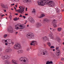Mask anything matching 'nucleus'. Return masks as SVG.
I'll return each instance as SVG.
<instances>
[{"label": "nucleus", "mask_w": 64, "mask_h": 64, "mask_svg": "<svg viewBox=\"0 0 64 64\" xmlns=\"http://www.w3.org/2000/svg\"><path fill=\"white\" fill-rule=\"evenodd\" d=\"M11 43H12V44H14V42H11Z\"/></svg>", "instance_id": "54"}, {"label": "nucleus", "mask_w": 64, "mask_h": 64, "mask_svg": "<svg viewBox=\"0 0 64 64\" xmlns=\"http://www.w3.org/2000/svg\"><path fill=\"white\" fill-rule=\"evenodd\" d=\"M34 30L36 33H37V32H39V29H34Z\"/></svg>", "instance_id": "24"}, {"label": "nucleus", "mask_w": 64, "mask_h": 64, "mask_svg": "<svg viewBox=\"0 0 64 64\" xmlns=\"http://www.w3.org/2000/svg\"><path fill=\"white\" fill-rule=\"evenodd\" d=\"M25 15L26 16L27 15H28V14H25Z\"/></svg>", "instance_id": "52"}, {"label": "nucleus", "mask_w": 64, "mask_h": 64, "mask_svg": "<svg viewBox=\"0 0 64 64\" xmlns=\"http://www.w3.org/2000/svg\"><path fill=\"white\" fill-rule=\"evenodd\" d=\"M60 64H62V62H60Z\"/></svg>", "instance_id": "56"}, {"label": "nucleus", "mask_w": 64, "mask_h": 64, "mask_svg": "<svg viewBox=\"0 0 64 64\" xmlns=\"http://www.w3.org/2000/svg\"><path fill=\"white\" fill-rule=\"evenodd\" d=\"M56 20H54L53 21V23L55 24L56 23Z\"/></svg>", "instance_id": "32"}, {"label": "nucleus", "mask_w": 64, "mask_h": 64, "mask_svg": "<svg viewBox=\"0 0 64 64\" xmlns=\"http://www.w3.org/2000/svg\"><path fill=\"white\" fill-rule=\"evenodd\" d=\"M8 41V43L9 44H11V40L9 39H7Z\"/></svg>", "instance_id": "21"}, {"label": "nucleus", "mask_w": 64, "mask_h": 64, "mask_svg": "<svg viewBox=\"0 0 64 64\" xmlns=\"http://www.w3.org/2000/svg\"><path fill=\"white\" fill-rule=\"evenodd\" d=\"M21 62H27L28 63L29 62V60L28 58H26L24 57H21L19 58Z\"/></svg>", "instance_id": "3"}, {"label": "nucleus", "mask_w": 64, "mask_h": 64, "mask_svg": "<svg viewBox=\"0 0 64 64\" xmlns=\"http://www.w3.org/2000/svg\"><path fill=\"white\" fill-rule=\"evenodd\" d=\"M22 17V16L21 14H20V16H19L20 17Z\"/></svg>", "instance_id": "48"}, {"label": "nucleus", "mask_w": 64, "mask_h": 64, "mask_svg": "<svg viewBox=\"0 0 64 64\" xmlns=\"http://www.w3.org/2000/svg\"><path fill=\"white\" fill-rule=\"evenodd\" d=\"M17 5H16L15 6H16V8H17Z\"/></svg>", "instance_id": "59"}, {"label": "nucleus", "mask_w": 64, "mask_h": 64, "mask_svg": "<svg viewBox=\"0 0 64 64\" xmlns=\"http://www.w3.org/2000/svg\"><path fill=\"white\" fill-rule=\"evenodd\" d=\"M2 59L3 60H5V59H10V57L8 55H5L4 56H3L2 57Z\"/></svg>", "instance_id": "8"}, {"label": "nucleus", "mask_w": 64, "mask_h": 64, "mask_svg": "<svg viewBox=\"0 0 64 64\" xmlns=\"http://www.w3.org/2000/svg\"><path fill=\"white\" fill-rule=\"evenodd\" d=\"M26 37L28 39H33L34 38V35L33 33L30 32L28 34H27Z\"/></svg>", "instance_id": "2"}, {"label": "nucleus", "mask_w": 64, "mask_h": 64, "mask_svg": "<svg viewBox=\"0 0 64 64\" xmlns=\"http://www.w3.org/2000/svg\"><path fill=\"white\" fill-rule=\"evenodd\" d=\"M12 62L14 64H18V62L16 60H12Z\"/></svg>", "instance_id": "11"}, {"label": "nucleus", "mask_w": 64, "mask_h": 64, "mask_svg": "<svg viewBox=\"0 0 64 64\" xmlns=\"http://www.w3.org/2000/svg\"><path fill=\"white\" fill-rule=\"evenodd\" d=\"M22 17L24 18V19H25L26 18V16H23Z\"/></svg>", "instance_id": "42"}, {"label": "nucleus", "mask_w": 64, "mask_h": 64, "mask_svg": "<svg viewBox=\"0 0 64 64\" xmlns=\"http://www.w3.org/2000/svg\"><path fill=\"white\" fill-rule=\"evenodd\" d=\"M52 32H51V34H49V35L48 36L50 37L51 38V39H53V35L52 34Z\"/></svg>", "instance_id": "20"}, {"label": "nucleus", "mask_w": 64, "mask_h": 64, "mask_svg": "<svg viewBox=\"0 0 64 64\" xmlns=\"http://www.w3.org/2000/svg\"><path fill=\"white\" fill-rule=\"evenodd\" d=\"M46 64H49V61H48L47 62H46Z\"/></svg>", "instance_id": "37"}, {"label": "nucleus", "mask_w": 64, "mask_h": 64, "mask_svg": "<svg viewBox=\"0 0 64 64\" xmlns=\"http://www.w3.org/2000/svg\"><path fill=\"white\" fill-rule=\"evenodd\" d=\"M26 50L27 51H29L30 50V48H27Z\"/></svg>", "instance_id": "36"}, {"label": "nucleus", "mask_w": 64, "mask_h": 64, "mask_svg": "<svg viewBox=\"0 0 64 64\" xmlns=\"http://www.w3.org/2000/svg\"><path fill=\"white\" fill-rule=\"evenodd\" d=\"M16 11H18V12H19V13H20V10H16Z\"/></svg>", "instance_id": "34"}, {"label": "nucleus", "mask_w": 64, "mask_h": 64, "mask_svg": "<svg viewBox=\"0 0 64 64\" xmlns=\"http://www.w3.org/2000/svg\"><path fill=\"white\" fill-rule=\"evenodd\" d=\"M12 50L10 48H9L6 50V53H8L9 52H11Z\"/></svg>", "instance_id": "16"}, {"label": "nucleus", "mask_w": 64, "mask_h": 64, "mask_svg": "<svg viewBox=\"0 0 64 64\" xmlns=\"http://www.w3.org/2000/svg\"><path fill=\"white\" fill-rule=\"evenodd\" d=\"M23 50H19L17 51V53L18 54H19L23 53Z\"/></svg>", "instance_id": "13"}, {"label": "nucleus", "mask_w": 64, "mask_h": 64, "mask_svg": "<svg viewBox=\"0 0 64 64\" xmlns=\"http://www.w3.org/2000/svg\"><path fill=\"white\" fill-rule=\"evenodd\" d=\"M2 42H3V43H5V40H2Z\"/></svg>", "instance_id": "41"}, {"label": "nucleus", "mask_w": 64, "mask_h": 64, "mask_svg": "<svg viewBox=\"0 0 64 64\" xmlns=\"http://www.w3.org/2000/svg\"><path fill=\"white\" fill-rule=\"evenodd\" d=\"M64 35L63 34V33H62V37H63V36H64Z\"/></svg>", "instance_id": "46"}, {"label": "nucleus", "mask_w": 64, "mask_h": 64, "mask_svg": "<svg viewBox=\"0 0 64 64\" xmlns=\"http://www.w3.org/2000/svg\"><path fill=\"white\" fill-rule=\"evenodd\" d=\"M50 48H54V46H50Z\"/></svg>", "instance_id": "40"}, {"label": "nucleus", "mask_w": 64, "mask_h": 64, "mask_svg": "<svg viewBox=\"0 0 64 64\" xmlns=\"http://www.w3.org/2000/svg\"><path fill=\"white\" fill-rule=\"evenodd\" d=\"M17 18H14V21H17Z\"/></svg>", "instance_id": "33"}, {"label": "nucleus", "mask_w": 64, "mask_h": 64, "mask_svg": "<svg viewBox=\"0 0 64 64\" xmlns=\"http://www.w3.org/2000/svg\"><path fill=\"white\" fill-rule=\"evenodd\" d=\"M21 8H20V13H21L22 14V12H24V8H23L22 6L21 7Z\"/></svg>", "instance_id": "15"}, {"label": "nucleus", "mask_w": 64, "mask_h": 64, "mask_svg": "<svg viewBox=\"0 0 64 64\" xmlns=\"http://www.w3.org/2000/svg\"><path fill=\"white\" fill-rule=\"evenodd\" d=\"M8 31L10 33H13V29H12V28H9L8 30Z\"/></svg>", "instance_id": "19"}, {"label": "nucleus", "mask_w": 64, "mask_h": 64, "mask_svg": "<svg viewBox=\"0 0 64 64\" xmlns=\"http://www.w3.org/2000/svg\"><path fill=\"white\" fill-rule=\"evenodd\" d=\"M36 27H39L41 26V24L40 23H38L36 24Z\"/></svg>", "instance_id": "18"}, {"label": "nucleus", "mask_w": 64, "mask_h": 64, "mask_svg": "<svg viewBox=\"0 0 64 64\" xmlns=\"http://www.w3.org/2000/svg\"><path fill=\"white\" fill-rule=\"evenodd\" d=\"M7 41H8V40H4V42H7Z\"/></svg>", "instance_id": "43"}, {"label": "nucleus", "mask_w": 64, "mask_h": 64, "mask_svg": "<svg viewBox=\"0 0 64 64\" xmlns=\"http://www.w3.org/2000/svg\"><path fill=\"white\" fill-rule=\"evenodd\" d=\"M0 5L3 8H4L5 9H6L8 8V6H5V5L4 4H0Z\"/></svg>", "instance_id": "10"}, {"label": "nucleus", "mask_w": 64, "mask_h": 64, "mask_svg": "<svg viewBox=\"0 0 64 64\" xmlns=\"http://www.w3.org/2000/svg\"><path fill=\"white\" fill-rule=\"evenodd\" d=\"M21 45L19 44H16L14 45V48L15 50H19L21 48Z\"/></svg>", "instance_id": "4"}, {"label": "nucleus", "mask_w": 64, "mask_h": 64, "mask_svg": "<svg viewBox=\"0 0 64 64\" xmlns=\"http://www.w3.org/2000/svg\"><path fill=\"white\" fill-rule=\"evenodd\" d=\"M37 42L36 41H32L30 44V45H37Z\"/></svg>", "instance_id": "9"}, {"label": "nucleus", "mask_w": 64, "mask_h": 64, "mask_svg": "<svg viewBox=\"0 0 64 64\" xmlns=\"http://www.w3.org/2000/svg\"><path fill=\"white\" fill-rule=\"evenodd\" d=\"M14 14L15 15H18V13H16V14Z\"/></svg>", "instance_id": "53"}, {"label": "nucleus", "mask_w": 64, "mask_h": 64, "mask_svg": "<svg viewBox=\"0 0 64 64\" xmlns=\"http://www.w3.org/2000/svg\"><path fill=\"white\" fill-rule=\"evenodd\" d=\"M47 44L49 47H50L51 46V43L50 42H48Z\"/></svg>", "instance_id": "27"}, {"label": "nucleus", "mask_w": 64, "mask_h": 64, "mask_svg": "<svg viewBox=\"0 0 64 64\" xmlns=\"http://www.w3.org/2000/svg\"><path fill=\"white\" fill-rule=\"evenodd\" d=\"M55 30V29H53V31H54V30Z\"/></svg>", "instance_id": "64"}, {"label": "nucleus", "mask_w": 64, "mask_h": 64, "mask_svg": "<svg viewBox=\"0 0 64 64\" xmlns=\"http://www.w3.org/2000/svg\"><path fill=\"white\" fill-rule=\"evenodd\" d=\"M61 28H58V31H61Z\"/></svg>", "instance_id": "31"}, {"label": "nucleus", "mask_w": 64, "mask_h": 64, "mask_svg": "<svg viewBox=\"0 0 64 64\" xmlns=\"http://www.w3.org/2000/svg\"><path fill=\"white\" fill-rule=\"evenodd\" d=\"M43 20L46 21V22H48V23L49 22V21H50V20H49L46 18L44 19Z\"/></svg>", "instance_id": "22"}, {"label": "nucleus", "mask_w": 64, "mask_h": 64, "mask_svg": "<svg viewBox=\"0 0 64 64\" xmlns=\"http://www.w3.org/2000/svg\"><path fill=\"white\" fill-rule=\"evenodd\" d=\"M54 27H57V25L55 24H54Z\"/></svg>", "instance_id": "38"}, {"label": "nucleus", "mask_w": 64, "mask_h": 64, "mask_svg": "<svg viewBox=\"0 0 64 64\" xmlns=\"http://www.w3.org/2000/svg\"><path fill=\"white\" fill-rule=\"evenodd\" d=\"M4 62L5 64H10L11 63L10 62L7 60H4Z\"/></svg>", "instance_id": "12"}, {"label": "nucleus", "mask_w": 64, "mask_h": 64, "mask_svg": "<svg viewBox=\"0 0 64 64\" xmlns=\"http://www.w3.org/2000/svg\"><path fill=\"white\" fill-rule=\"evenodd\" d=\"M16 35L17 34V33H18V32H16Z\"/></svg>", "instance_id": "61"}, {"label": "nucleus", "mask_w": 64, "mask_h": 64, "mask_svg": "<svg viewBox=\"0 0 64 64\" xmlns=\"http://www.w3.org/2000/svg\"><path fill=\"white\" fill-rule=\"evenodd\" d=\"M40 54L42 55H45V54H46V55H48V52L45 50H41L40 52Z\"/></svg>", "instance_id": "5"}, {"label": "nucleus", "mask_w": 64, "mask_h": 64, "mask_svg": "<svg viewBox=\"0 0 64 64\" xmlns=\"http://www.w3.org/2000/svg\"><path fill=\"white\" fill-rule=\"evenodd\" d=\"M7 36H8V35L7 34H4V37L5 38H6L7 37Z\"/></svg>", "instance_id": "30"}, {"label": "nucleus", "mask_w": 64, "mask_h": 64, "mask_svg": "<svg viewBox=\"0 0 64 64\" xmlns=\"http://www.w3.org/2000/svg\"><path fill=\"white\" fill-rule=\"evenodd\" d=\"M19 27L20 28H20V29H23V28H23V26H22V25H20L19 26Z\"/></svg>", "instance_id": "28"}, {"label": "nucleus", "mask_w": 64, "mask_h": 64, "mask_svg": "<svg viewBox=\"0 0 64 64\" xmlns=\"http://www.w3.org/2000/svg\"><path fill=\"white\" fill-rule=\"evenodd\" d=\"M28 20L32 23H35V20L31 17H29L28 18Z\"/></svg>", "instance_id": "6"}, {"label": "nucleus", "mask_w": 64, "mask_h": 64, "mask_svg": "<svg viewBox=\"0 0 64 64\" xmlns=\"http://www.w3.org/2000/svg\"><path fill=\"white\" fill-rule=\"evenodd\" d=\"M23 2L24 3H31L32 2L31 0H23Z\"/></svg>", "instance_id": "14"}, {"label": "nucleus", "mask_w": 64, "mask_h": 64, "mask_svg": "<svg viewBox=\"0 0 64 64\" xmlns=\"http://www.w3.org/2000/svg\"><path fill=\"white\" fill-rule=\"evenodd\" d=\"M2 49L1 48H0V52H2Z\"/></svg>", "instance_id": "49"}, {"label": "nucleus", "mask_w": 64, "mask_h": 64, "mask_svg": "<svg viewBox=\"0 0 64 64\" xmlns=\"http://www.w3.org/2000/svg\"><path fill=\"white\" fill-rule=\"evenodd\" d=\"M5 45H8V44L7 43H6L5 44Z\"/></svg>", "instance_id": "50"}, {"label": "nucleus", "mask_w": 64, "mask_h": 64, "mask_svg": "<svg viewBox=\"0 0 64 64\" xmlns=\"http://www.w3.org/2000/svg\"><path fill=\"white\" fill-rule=\"evenodd\" d=\"M14 9H15V10H16V8L15 7V6L14 7Z\"/></svg>", "instance_id": "57"}, {"label": "nucleus", "mask_w": 64, "mask_h": 64, "mask_svg": "<svg viewBox=\"0 0 64 64\" xmlns=\"http://www.w3.org/2000/svg\"><path fill=\"white\" fill-rule=\"evenodd\" d=\"M9 18H12V16L11 15H10L9 16Z\"/></svg>", "instance_id": "44"}, {"label": "nucleus", "mask_w": 64, "mask_h": 64, "mask_svg": "<svg viewBox=\"0 0 64 64\" xmlns=\"http://www.w3.org/2000/svg\"><path fill=\"white\" fill-rule=\"evenodd\" d=\"M58 48H58V47H57V48H56V50H58Z\"/></svg>", "instance_id": "51"}, {"label": "nucleus", "mask_w": 64, "mask_h": 64, "mask_svg": "<svg viewBox=\"0 0 64 64\" xmlns=\"http://www.w3.org/2000/svg\"><path fill=\"white\" fill-rule=\"evenodd\" d=\"M53 51H55V49H53Z\"/></svg>", "instance_id": "63"}, {"label": "nucleus", "mask_w": 64, "mask_h": 64, "mask_svg": "<svg viewBox=\"0 0 64 64\" xmlns=\"http://www.w3.org/2000/svg\"><path fill=\"white\" fill-rule=\"evenodd\" d=\"M62 50H63V51H64V48H62Z\"/></svg>", "instance_id": "58"}, {"label": "nucleus", "mask_w": 64, "mask_h": 64, "mask_svg": "<svg viewBox=\"0 0 64 64\" xmlns=\"http://www.w3.org/2000/svg\"><path fill=\"white\" fill-rule=\"evenodd\" d=\"M0 16H1L2 17H3V15H1V14L0 15Z\"/></svg>", "instance_id": "62"}, {"label": "nucleus", "mask_w": 64, "mask_h": 64, "mask_svg": "<svg viewBox=\"0 0 64 64\" xmlns=\"http://www.w3.org/2000/svg\"><path fill=\"white\" fill-rule=\"evenodd\" d=\"M15 27H18V24H17V25H16L15 26Z\"/></svg>", "instance_id": "45"}, {"label": "nucleus", "mask_w": 64, "mask_h": 64, "mask_svg": "<svg viewBox=\"0 0 64 64\" xmlns=\"http://www.w3.org/2000/svg\"><path fill=\"white\" fill-rule=\"evenodd\" d=\"M61 6V7H63L64 6H63V4H62L61 6Z\"/></svg>", "instance_id": "47"}, {"label": "nucleus", "mask_w": 64, "mask_h": 64, "mask_svg": "<svg viewBox=\"0 0 64 64\" xmlns=\"http://www.w3.org/2000/svg\"><path fill=\"white\" fill-rule=\"evenodd\" d=\"M4 12H6V10H4Z\"/></svg>", "instance_id": "55"}, {"label": "nucleus", "mask_w": 64, "mask_h": 64, "mask_svg": "<svg viewBox=\"0 0 64 64\" xmlns=\"http://www.w3.org/2000/svg\"><path fill=\"white\" fill-rule=\"evenodd\" d=\"M61 60L62 61H64V58H61Z\"/></svg>", "instance_id": "39"}, {"label": "nucleus", "mask_w": 64, "mask_h": 64, "mask_svg": "<svg viewBox=\"0 0 64 64\" xmlns=\"http://www.w3.org/2000/svg\"><path fill=\"white\" fill-rule=\"evenodd\" d=\"M15 29L16 30H19V29H20L21 28H19V26H18V27H15Z\"/></svg>", "instance_id": "25"}, {"label": "nucleus", "mask_w": 64, "mask_h": 64, "mask_svg": "<svg viewBox=\"0 0 64 64\" xmlns=\"http://www.w3.org/2000/svg\"><path fill=\"white\" fill-rule=\"evenodd\" d=\"M45 16V14H41V16L39 17L40 18H43Z\"/></svg>", "instance_id": "23"}, {"label": "nucleus", "mask_w": 64, "mask_h": 64, "mask_svg": "<svg viewBox=\"0 0 64 64\" xmlns=\"http://www.w3.org/2000/svg\"><path fill=\"white\" fill-rule=\"evenodd\" d=\"M60 54V50H58L56 52V55L57 56H59Z\"/></svg>", "instance_id": "17"}, {"label": "nucleus", "mask_w": 64, "mask_h": 64, "mask_svg": "<svg viewBox=\"0 0 64 64\" xmlns=\"http://www.w3.org/2000/svg\"><path fill=\"white\" fill-rule=\"evenodd\" d=\"M50 0H42L38 1L37 2L38 5L40 6H44L45 5H49L52 7L55 6V3Z\"/></svg>", "instance_id": "1"}, {"label": "nucleus", "mask_w": 64, "mask_h": 64, "mask_svg": "<svg viewBox=\"0 0 64 64\" xmlns=\"http://www.w3.org/2000/svg\"><path fill=\"white\" fill-rule=\"evenodd\" d=\"M60 38L59 37H57L56 38V40L57 41H60Z\"/></svg>", "instance_id": "26"}, {"label": "nucleus", "mask_w": 64, "mask_h": 64, "mask_svg": "<svg viewBox=\"0 0 64 64\" xmlns=\"http://www.w3.org/2000/svg\"><path fill=\"white\" fill-rule=\"evenodd\" d=\"M32 13H35L36 12V10L35 9H33V10L32 11Z\"/></svg>", "instance_id": "29"}, {"label": "nucleus", "mask_w": 64, "mask_h": 64, "mask_svg": "<svg viewBox=\"0 0 64 64\" xmlns=\"http://www.w3.org/2000/svg\"><path fill=\"white\" fill-rule=\"evenodd\" d=\"M14 5V4H11V5H12L13 6V5Z\"/></svg>", "instance_id": "60"}, {"label": "nucleus", "mask_w": 64, "mask_h": 64, "mask_svg": "<svg viewBox=\"0 0 64 64\" xmlns=\"http://www.w3.org/2000/svg\"><path fill=\"white\" fill-rule=\"evenodd\" d=\"M42 40L44 42H45L46 41H49V39L47 36H44L42 38Z\"/></svg>", "instance_id": "7"}, {"label": "nucleus", "mask_w": 64, "mask_h": 64, "mask_svg": "<svg viewBox=\"0 0 64 64\" xmlns=\"http://www.w3.org/2000/svg\"><path fill=\"white\" fill-rule=\"evenodd\" d=\"M53 64V62L52 61L49 62V64Z\"/></svg>", "instance_id": "35"}]
</instances>
